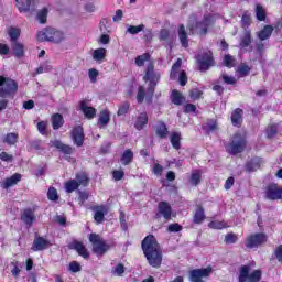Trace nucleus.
<instances>
[{"instance_id": "nucleus-1", "label": "nucleus", "mask_w": 282, "mask_h": 282, "mask_svg": "<svg viewBox=\"0 0 282 282\" xmlns=\"http://www.w3.org/2000/svg\"><path fill=\"white\" fill-rule=\"evenodd\" d=\"M141 250L151 268H162L163 254L162 247L158 242V238L150 234L141 241Z\"/></svg>"}, {"instance_id": "nucleus-2", "label": "nucleus", "mask_w": 282, "mask_h": 282, "mask_svg": "<svg viewBox=\"0 0 282 282\" xmlns=\"http://www.w3.org/2000/svg\"><path fill=\"white\" fill-rule=\"evenodd\" d=\"M143 80L145 83H149L148 85V96L147 90L144 89V86L138 87L137 93V102L139 105H142L144 102V99L148 102H153V96L155 95V87H158V84L160 83V73H155V65L153 62H150L145 69V75L143 76Z\"/></svg>"}, {"instance_id": "nucleus-3", "label": "nucleus", "mask_w": 282, "mask_h": 282, "mask_svg": "<svg viewBox=\"0 0 282 282\" xmlns=\"http://www.w3.org/2000/svg\"><path fill=\"white\" fill-rule=\"evenodd\" d=\"M17 91H19V83L12 78L0 75V98H2L0 99V111L8 109V98L9 100H14Z\"/></svg>"}, {"instance_id": "nucleus-4", "label": "nucleus", "mask_w": 282, "mask_h": 282, "mask_svg": "<svg viewBox=\"0 0 282 282\" xmlns=\"http://www.w3.org/2000/svg\"><path fill=\"white\" fill-rule=\"evenodd\" d=\"M248 147V138L241 132L232 134L230 142L226 145V151L230 155H239L243 153Z\"/></svg>"}, {"instance_id": "nucleus-5", "label": "nucleus", "mask_w": 282, "mask_h": 282, "mask_svg": "<svg viewBox=\"0 0 282 282\" xmlns=\"http://www.w3.org/2000/svg\"><path fill=\"white\" fill-rule=\"evenodd\" d=\"M88 240L93 245L91 252L96 257H105L108 250H111V245L107 243L98 234H90Z\"/></svg>"}, {"instance_id": "nucleus-6", "label": "nucleus", "mask_w": 282, "mask_h": 282, "mask_svg": "<svg viewBox=\"0 0 282 282\" xmlns=\"http://www.w3.org/2000/svg\"><path fill=\"white\" fill-rule=\"evenodd\" d=\"M36 40L41 43H43V41H48L50 43H63V41H65V35L54 28H46L45 30L37 32Z\"/></svg>"}, {"instance_id": "nucleus-7", "label": "nucleus", "mask_w": 282, "mask_h": 282, "mask_svg": "<svg viewBox=\"0 0 282 282\" xmlns=\"http://www.w3.org/2000/svg\"><path fill=\"white\" fill-rule=\"evenodd\" d=\"M263 272L261 270H254L250 273V265L245 264L240 268L238 282H261Z\"/></svg>"}, {"instance_id": "nucleus-8", "label": "nucleus", "mask_w": 282, "mask_h": 282, "mask_svg": "<svg viewBox=\"0 0 282 282\" xmlns=\"http://www.w3.org/2000/svg\"><path fill=\"white\" fill-rule=\"evenodd\" d=\"M264 243H268V235L265 232L250 234L245 240V246L248 250L261 248Z\"/></svg>"}, {"instance_id": "nucleus-9", "label": "nucleus", "mask_w": 282, "mask_h": 282, "mask_svg": "<svg viewBox=\"0 0 282 282\" xmlns=\"http://www.w3.org/2000/svg\"><path fill=\"white\" fill-rule=\"evenodd\" d=\"M199 72H208L210 67H215V57L213 51H206L196 56Z\"/></svg>"}, {"instance_id": "nucleus-10", "label": "nucleus", "mask_w": 282, "mask_h": 282, "mask_svg": "<svg viewBox=\"0 0 282 282\" xmlns=\"http://www.w3.org/2000/svg\"><path fill=\"white\" fill-rule=\"evenodd\" d=\"M264 197L270 199V202L282 200V186H279L276 183H269L264 188Z\"/></svg>"}, {"instance_id": "nucleus-11", "label": "nucleus", "mask_w": 282, "mask_h": 282, "mask_svg": "<svg viewBox=\"0 0 282 282\" xmlns=\"http://www.w3.org/2000/svg\"><path fill=\"white\" fill-rule=\"evenodd\" d=\"M165 219V221H171V218L173 217V207H171V204L166 200H161L158 204V212L154 216L155 219Z\"/></svg>"}, {"instance_id": "nucleus-12", "label": "nucleus", "mask_w": 282, "mask_h": 282, "mask_svg": "<svg viewBox=\"0 0 282 282\" xmlns=\"http://www.w3.org/2000/svg\"><path fill=\"white\" fill-rule=\"evenodd\" d=\"M213 274V267L208 265L207 268L193 269L189 271V281L191 282H204L203 279H208Z\"/></svg>"}, {"instance_id": "nucleus-13", "label": "nucleus", "mask_w": 282, "mask_h": 282, "mask_svg": "<svg viewBox=\"0 0 282 282\" xmlns=\"http://www.w3.org/2000/svg\"><path fill=\"white\" fill-rule=\"evenodd\" d=\"M215 25V17L213 14H207L203 17L202 21H197L195 28L199 30L200 36H206L208 34V28Z\"/></svg>"}, {"instance_id": "nucleus-14", "label": "nucleus", "mask_w": 282, "mask_h": 282, "mask_svg": "<svg viewBox=\"0 0 282 282\" xmlns=\"http://www.w3.org/2000/svg\"><path fill=\"white\" fill-rule=\"evenodd\" d=\"M68 249L75 250V252H77V254L86 261H89V259H91V254L89 253V250L87 249V247H85V243H83V241L73 240L68 245Z\"/></svg>"}, {"instance_id": "nucleus-15", "label": "nucleus", "mask_w": 282, "mask_h": 282, "mask_svg": "<svg viewBox=\"0 0 282 282\" xmlns=\"http://www.w3.org/2000/svg\"><path fill=\"white\" fill-rule=\"evenodd\" d=\"M51 246L52 242H50V240L45 239L43 236L35 235L31 250L33 252H43V250H47Z\"/></svg>"}, {"instance_id": "nucleus-16", "label": "nucleus", "mask_w": 282, "mask_h": 282, "mask_svg": "<svg viewBox=\"0 0 282 282\" xmlns=\"http://www.w3.org/2000/svg\"><path fill=\"white\" fill-rule=\"evenodd\" d=\"M70 138L77 147H83L85 144V130L82 126H76L70 131Z\"/></svg>"}, {"instance_id": "nucleus-17", "label": "nucleus", "mask_w": 282, "mask_h": 282, "mask_svg": "<svg viewBox=\"0 0 282 282\" xmlns=\"http://www.w3.org/2000/svg\"><path fill=\"white\" fill-rule=\"evenodd\" d=\"M90 210L94 212V219L97 225L105 224V215L109 213L107 206L105 205H95L90 207Z\"/></svg>"}, {"instance_id": "nucleus-18", "label": "nucleus", "mask_w": 282, "mask_h": 282, "mask_svg": "<svg viewBox=\"0 0 282 282\" xmlns=\"http://www.w3.org/2000/svg\"><path fill=\"white\" fill-rule=\"evenodd\" d=\"M261 164H263V160L259 156H254L245 164L246 172L252 173L254 171H259V169H261Z\"/></svg>"}, {"instance_id": "nucleus-19", "label": "nucleus", "mask_w": 282, "mask_h": 282, "mask_svg": "<svg viewBox=\"0 0 282 282\" xmlns=\"http://www.w3.org/2000/svg\"><path fill=\"white\" fill-rule=\"evenodd\" d=\"M231 124L232 127H237L238 129H241V124H243V109L236 108L231 112Z\"/></svg>"}, {"instance_id": "nucleus-20", "label": "nucleus", "mask_w": 282, "mask_h": 282, "mask_svg": "<svg viewBox=\"0 0 282 282\" xmlns=\"http://www.w3.org/2000/svg\"><path fill=\"white\" fill-rule=\"evenodd\" d=\"M51 144L52 147L61 151V153H64V155H72V153H74L75 151V149L72 145L62 143L61 140L51 141Z\"/></svg>"}, {"instance_id": "nucleus-21", "label": "nucleus", "mask_w": 282, "mask_h": 282, "mask_svg": "<svg viewBox=\"0 0 282 282\" xmlns=\"http://www.w3.org/2000/svg\"><path fill=\"white\" fill-rule=\"evenodd\" d=\"M109 122H111V112L109 111V109L100 110L99 118L97 121L99 129L107 127Z\"/></svg>"}, {"instance_id": "nucleus-22", "label": "nucleus", "mask_w": 282, "mask_h": 282, "mask_svg": "<svg viewBox=\"0 0 282 282\" xmlns=\"http://www.w3.org/2000/svg\"><path fill=\"white\" fill-rule=\"evenodd\" d=\"M79 109L88 120H94V118H96V108L87 106L86 100L80 101Z\"/></svg>"}, {"instance_id": "nucleus-23", "label": "nucleus", "mask_w": 282, "mask_h": 282, "mask_svg": "<svg viewBox=\"0 0 282 282\" xmlns=\"http://www.w3.org/2000/svg\"><path fill=\"white\" fill-rule=\"evenodd\" d=\"M154 131L160 140L169 138V127H166V123L162 120L158 121Z\"/></svg>"}, {"instance_id": "nucleus-24", "label": "nucleus", "mask_w": 282, "mask_h": 282, "mask_svg": "<svg viewBox=\"0 0 282 282\" xmlns=\"http://www.w3.org/2000/svg\"><path fill=\"white\" fill-rule=\"evenodd\" d=\"M206 220V212L204 210V206L196 205V209L193 216V224H204Z\"/></svg>"}, {"instance_id": "nucleus-25", "label": "nucleus", "mask_w": 282, "mask_h": 282, "mask_svg": "<svg viewBox=\"0 0 282 282\" xmlns=\"http://www.w3.org/2000/svg\"><path fill=\"white\" fill-rule=\"evenodd\" d=\"M148 124H149V115L147 112L139 113L134 122V129H137V131H142V129H144Z\"/></svg>"}, {"instance_id": "nucleus-26", "label": "nucleus", "mask_w": 282, "mask_h": 282, "mask_svg": "<svg viewBox=\"0 0 282 282\" xmlns=\"http://www.w3.org/2000/svg\"><path fill=\"white\" fill-rule=\"evenodd\" d=\"M21 177L20 173H14L10 177H7L2 183V188L8 191V188H12V186H17V183L21 181Z\"/></svg>"}, {"instance_id": "nucleus-27", "label": "nucleus", "mask_w": 282, "mask_h": 282, "mask_svg": "<svg viewBox=\"0 0 282 282\" xmlns=\"http://www.w3.org/2000/svg\"><path fill=\"white\" fill-rule=\"evenodd\" d=\"M11 48L15 58H23L25 56V45L21 42H12Z\"/></svg>"}, {"instance_id": "nucleus-28", "label": "nucleus", "mask_w": 282, "mask_h": 282, "mask_svg": "<svg viewBox=\"0 0 282 282\" xmlns=\"http://www.w3.org/2000/svg\"><path fill=\"white\" fill-rule=\"evenodd\" d=\"M21 219L26 226H32L34 224V219H36L34 210H32V208L24 209L21 215Z\"/></svg>"}, {"instance_id": "nucleus-29", "label": "nucleus", "mask_w": 282, "mask_h": 282, "mask_svg": "<svg viewBox=\"0 0 282 282\" xmlns=\"http://www.w3.org/2000/svg\"><path fill=\"white\" fill-rule=\"evenodd\" d=\"M272 32H274V26L267 24L258 32L257 36L260 41H268L272 36Z\"/></svg>"}, {"instance_id": "nucleus-30", "label": "nucleus", "mask_w": 282, "mask_h": 282, "mask_svg": "<svg viewBox=\"0 0 282 282\" xmlns=\"http://www.w3.org/2000/svg\"><path fill=\"white\" fill-rule=\"evenodd\" d=\"M51 122L54 131H58V129L65 124V119L63 118V115L57 112L52 115Z\"/></svg>"}, {"instance_id": "nucleus-31", "label": "nucleus", "mask_w": 282, "mask_h": 282, "mask_svg": "<svg viewBox=\"0 0 282 282\" xmlns=\"http://www.w3.org/2000/svg\"><path fill=\"white\" fill-rule=\"evenodd\" d=\"M3 144H8V147H14L19 142V133L9 132L2 138Z\"/></svg>"}, {"instance_id": "nucleus-32", "label": "nucleus", "mask_w": 282, "mask_h": 282, "mask_svg": "<svg viewBox=\"0 0 282 282\" xmlns=\"http://www.w3.org/2000/svg\"><path fill=\"white\" fill-rule=\"evenodd\" d=\"M178 39L182 47H188V33H186V26L184 24L178 25Z\"/></svg>"}, {"instance_id": "nucleus-33", "label": "nucleus", "mask_w": 282, "mask_h": 282, "mask_svg": "<svg viewBox=\"0 0 282 282\" xmlns=\"http://www.w3.org/2000/svg\"><path fill=\"white\" fill-rule=\"evenodd\" d=\"M170 142L176 151L182 149V133L181 132H172L170 137Z\"/></svg>"}, {"instance_id": "nucleus-34", "label": "nucleus", "mask_w": 282, "mask_h": 282, "mask_svg": "<svg viewBox=\"0 0 282 282\" xmlns=\"http://www.w3.org/2000/svg\"><path fill=\"white\" fill-rule=\"evenodd\" d=\"M252 44V32L250 30H246L242 37L240 39L239 46L243 50L246 47H250Z\"/></svg>"}, {"instance_id": "nucleus-35", "label": "nucleus", "mask_w": 282, "mask_h": 282, "mask_svg": "<svg viewBox=\"0 0 282 282\" xmlns=\"http://www.w3.org/2000/svg\"><path fill=\"white\" fill-rule=\"evenodd\" d=\"M171 100L173 105H176V107H180L184 105V100H186V98L184 97V95H182V93H180V90L174 89L172 90V94H171Z\"/></svg>"}, {"instance_id": "nucleus-36", "label": "nucleus", "mask_w": 282, "mask_h": 282, "mask_svg": "<svg viewBox=\"0 0 282 282\" xmlns=\"http://www.w3.org/2000/svg\"><path fill=\"white\" fill-rule=\"evenodd\" d=\"M120 162L123 166H129L131 162H133V150L132 149H127L123 151L120 158Z\"/></svg>"}, {"instance_id": "nucleus-37", "label": "nucleus", "mask_w": 282, "mask_h": 282, "mask_svg": "<svg viewBox=\"0 0 282 282\" xmlns=\"http://www.w3.org/2000/svg\"><path fill=\"white\" fill-rule=\"evenodd\" d=\"M15 6L19 12H30V8H32V0H15Z\"/></svg>"}, {"instance_id": "nucleus-38", "label": "nucleus", "mask_w": 282, "mask_h": 282, "mask_svg": "<svg viewBox=\"0 0 282 282\" xmlns=\"http://www.w3.org/2000/svg\"><path fill=\"white\" fill-rule=\"evenodd\" d=\"M8 35L11 39V43H19V39L21 37V29L17 26H10L8 29Z\"/></svg>"}, {"instance_id": "nucleus-39", "label": "nucleus", "mask_w": 282, "mask_h": 282, "mask_svg": "<svg viewBox=\"0 0 282 282\" xmlns=\"http://www.w3.org/2000/svg\"><path fill=\"white\" fill-rule=\"evenodd\" d=\"M182 68V58H178L173 65L170 73L171 80L177 79V75L180 74V69Z\"/></svg>"}, {"instance_id": "nucleus-40", "label": "nucleus", "mask_w": 282, "mask_h": 282, "mask_svg": "<svg viewBox=\"0 0 282 282\" xmlns=\"http://www.w3.org/2000/svg\"><path fill=\"white\" fill-rule=\"evenodd\" d=\"M189 182L192 186H199V184H202V172L199 170L193 171Z\"/></svg>"}, {"instance_id": "nucleus-41", "label": "nucleus", "mask_w": 282, "mask_h": 282, "mask_svg": "<svg viewBox=\"0 0 282 282\" xmlns=\"http://www.w3.org/2000/svg\"><path fill=\"white\" fill-rule=\"evenodd\" d=\"M250 72H252V68L249 67L246 63H241L237 69L240 78H246V76H250Z\"/></svg>"}, {"instance_id": "nucleus-42", "label": "nucleus", "mask_w": 282, "mask_h": 282, "mask_svg": "<svg viewBox=\"0 0 282 282\" xmlns=\"http://www.w3.org/2000/svg\"><path fill=\"white\" fill-rule=\"evenodd\" d=\"M76 182L79 187H87L89 186V176L86 173H78L76 174Z\"/></svg>"}, {"instance_id": "nucleus-43", "label": "nucleus", "mask_w": 282, "mask_h": 282, "mask_svg": "<svg viewBox=\"0 0 282 282\" xmlns=\"http://www.w3.org/2000/svg\"><path fill=\"white\" fill-rule=\"evenodd\" d=\"M256 19H258L259 21H265V19H268V13L261 4L256 6Z\"/></svg>"}, {"instance_id": "nucleus-44", "label": "nucleus", "mask_w": 282, "mask_h": 282, "mask_svg": "<svg viewBox=\"0 0 282 282\" xmlns=\"http://www.w3.org/2000/svg\"><path fill=\"white\" fill-rule=\"evenodd\" d=\"M78 188H80L78 182L74 178L65 183L66 193H74V191H78Z\"/></svg>"}, {"instance_id": "nucleus-45", "label": "nucleus", "mask_w": 282, "mask_h": 282, "mask_svg": "<svg viewBox=\"0 0 282 282\" xmlns=\"http://www.w3.org/2000/svg\"><path fill=\"white\" fill-rule=\"evenodd\" d=\"M107 56V48H97L93 52L94 61H105Z\"/></svg>"}, {"instance_id": "nucleus-46", "label": "nucleus", "mask_w": 282, "mask_h": 282, "mask_svg": "<svg viewBox=\"0 0 282 282\" xmlns=\"http://www.w3.org/2000/svg\"><path fill=\"white\" fill-rule=\"evenodd\" d=\"M147 61H151V54L143 53L142 55L137 56L135 57L137 67H144V63H147Z\"/></svg>"}, {"instance_id": "nucleus-47", "label": "nucleus", "mask_w": 282, "mask_h": 282, "mask_svg": "<svg viewBox=\"0 0 282 282\" xmlns=\"http://www.w3.org/2000/svg\"><path fill=\"white\" fill-rule=\"evenodd\" d=\"M129 109H131V104L129 101H123L118 108L117 116H127Z\"/></svg>"}, {"instance_id": "nucleus-48", "label": "nucleus", "mask_w": 282, "mask_h": 282, "mask_svg": "<svg viewBox=\"0 0 282 282\" xmlns=\"http://www.w3.org/2000/svg\"><path fill=\"white\" fill-rule=\"evenodd\" d=\"M11 265H13V268L11 269V275L13 276V279H19L21 274V264L19 263V261L13 260L11 262Z\"/></svg>"}, {"instance_id": "nucleus-49", "label": "nucleus", "mask_w": 282, "mask_h": 282, "mask_svg": "<svg viewBox=\"0 0 282 282\" xmlns=\"http://www.w3.org/2000/svg\"><path fill=\"white\" fill-rule=\"evenodd\" d=\"M237 241H239V236H237V234H235V232H228L225 236V243H227V246L237 243Z\"/></svg>"}, {"instance_id": "nucleus-50", "label": "nucleus", "mask_w": 282, "mask_h": 282, "mask_svg": "<svg viewBox=\"0 0 282 282\" xmlns=\"http://www.w3.org/2000/svg\"><path fill=\"white\" fill-rule=\"evenodd\" d=\"M241 23L242 28H250V24L252 23V18L250 15V11H245L241 17Z\"/></svg>"}, {"instance_id": "nucleus-51", "label": "nucleus", "mask_w": 282, "mask_h": 282, "mask_svg": "<svg viewBox=\"0 0 282 282\" xmlns=\"http://www.w3.org/2000/svg\"><path fill=\"white\" fill-rule=\"evenodd\" d=\"M267 138L272 139L274 138V135H276V133H279V127H276V124H270L267 127Z\"/></svg>"}, {"instance_id": "nucleus-52", "label": "nucleus", "mask_w": 282, "mask_h": 282, "mask_svg": "<svg viewBox=\"0 0 282 282\" xmlns=\"http://www.w3.org/2000/svg\"><path fill=\"white\" fill-rule=\"evenodd\" d=\"M47 14H48L47 8H43L37 12V21L42 24L47 23Z\"/></svg>"}, {"instance_id": "nucleus-53", "label": "nucleus", "mask_w": 282, "mask_h": 282, "mask_svg": "<svg viewBox=\"0 0 282 282\" xmlns=\"http://www.w3.org/2000/svg\"><path fill=\"white\" fill-rule=\"evenodd\" d=\"M203 96H204V91L199 90V88H194L189 90V98L192 100H199L200 98H203Z\"/></svg>"}, {"instance_id": "nucleus-54", "label": "nucleus", "mask_w": 282, "mask_h": 282, "mask_svg": "<svg viewBox=\"0 0 282 282\" xmlns=\"http://www.w3.org/2000/svg\"><path fill=\"white\" fill-rule=\"evenodd\" d=\"M47 199H50V202H58V191L55 187L48 188Z\"/></svg>"}, {"instance_id": "nucleus-55", "label": "nucleus", "mask_w": 282, "mask_h": 282, "mask_svg": "<svg viewBox=\"0 0 282 282\" xmlns=\"http://www.w3.org/2000/svg\"><path fill=\"white\" fill-rule=\"evenodd\" d=\"M208 228H212L214 230H223V228H226V223L219 220H212L208 224Z\"/></svg>"}, {"instance_id": "nucleus-56", "label": "nucleus", "mask_w": 282, "mask_h": 282, "mask_svg": "<svg viewBox=\"0 0 282 282\" xmlns=\"http://www.w3.org/2000/svg\"><path fill=\"white\" fill-rule=\"evenodd\" d=\"M224 65L225 67L232 68L235 66V57L230 54L225 55Z\"/></svg>"}, {"instance_id": "nucleus-57", "label": "nucleus", "mask_w": 282, "mask_h": 282, "mask_svg": "<svg viewBox=\"0 0 282 282\" xmlns=\"http://www.w3.org/2000/svg\"><path fill=\"white\" fill-rule=\"evenodd\" d=\"M144 30V24H140V25H130L128 28V32L129 34H140V32H142Z\"/></svg>"}, {"instance_id": "nucleus-58", "label": "nucleus", "mask_w": 282, "mask_h": 282, "mask_svg": "<svg viewBox=\"0 0 282 282\" xmlns=\"http://www.w3.org/2000/svg\"><path fill=\"white\" fill-rule=\"evenodd\" d=\"M99 75H100V73L96 68H90L88 70V77L90 78V83H97Z\"/></svg>"}, {"instance_id": "nucleus-59", "label": "nucleus", "mask_w": 282, "mask_h": 282, "mask_svg": "<svg viewBox=\"0 0 282 282\" xmlns=\"http://www.w3.org/2000/svg\"><path fill=\"white\" fill-rule=\"evenodd\" d=\"M68 270L69 272L76 273V272H80V270H83V267L78 263V261H72L68 264Z\"/></svg>"}, {"instance_id": "nucleus-60", "label": "nucleus", "mask_w": 282, "mask_h": 282, "mask_svg": "<svg viewBox=\"0 0 282 282\" xmlns=\"http://www.w3.org/2000/svg\"><path fill=\"white\" fill-rule=\"evenodd\" d=\"M37 131L41 135H47V121L37 122Z\"/></svg>"}, {"instance_id": "nucleus-61", "label": "nucleus", "mask_w": 282, "mask_h": 282, "mask_svg": "<svg viewBox=\"0 0 282 282\" xmlns=\"http://www.w3.org/2000/svg\"><path fill=\"white\" fill-rule=\"evenodd\" d=\"M112 274H116V276H122V274H124V264L118 263L112 270Z\"/></svg>"}, {"instance_id": "nucleus-62", "label": "nucleus", "mask_w": 282, "mask_h": 282, "mask_svg": "<svg viewBox=\"0 0 282 282\" xmlns=\"http://www.w3.org/2000/svg\"><path fill=\"white\" fill-rule=\"evenodd\" d=\"M221 79L224 80V83L226 85H237V78H235L232 76H228L226 74H223Z\"/></svg>"}, {"instance_id": "nucleus-63", "label": "nucleus", "mask_w": 282, "mask_h": 282, "mask_svg": "<svg viewBox=\"0 0 282 282\" xmlns=\"http://www.w3.org/2000/svg\"><path fill=\"white\" fill-rule=\"evenodd\" d=\"M169 232H182V225L174 223L167 226Z\"/></svg>"}, {"instance_id": "nucleus-64", "label": "nucleus", "mask_w": 282, "mask_h": 282, "mask_svg": "<svg viewBox=\"0 0 282 282\" xmlns=\"http://www.w3.org/2000/svg\"><path fill=\"white\" fill-rule=\"evenodd\" d=\"M274 257L278 259L279 263H282V245H279L274 250Z\"/></svg>"}]
</instances>
